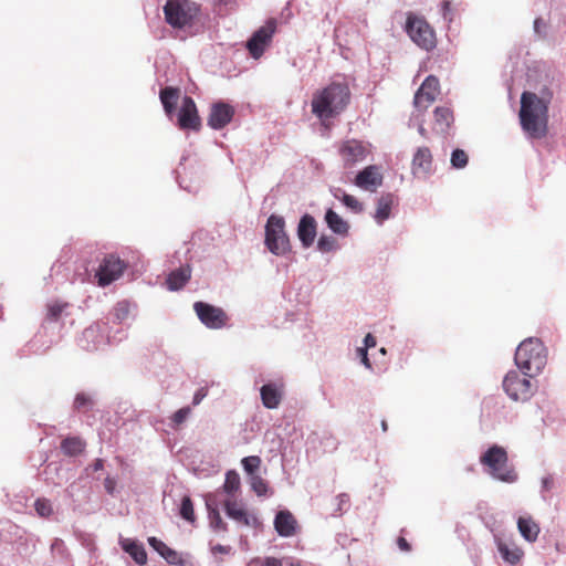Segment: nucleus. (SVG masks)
I'll return each mask as SVG.
<instances>
[{
	"label": "nucleus",
	"instance_id": "obj_23",
	"mask_svg": "<svg viewBox=\"0 0 566 566\" xmlns=\"http://www.w3.org/2000/svg\"><path fill=\"white\" fill-rule=\"evenodd\" d=\"M324 221L332 233L342 238L348 235L350 229L349 223L332 208L326 209Z\"/></svg>",
	"mask_w": 566,
	"mask_h": 566
},
{
	"label": "nucleus",
	"instance_id": "obj_49",
	"mask_svg": "<svg viewBox=\"0 0 566 566\" xmlns=\"http://www.w3.org/2000/svg\"><path fill=\"white\" fill-rule=\"evenodd\" d=\"M148 544L149 546L159 554L160 557L164 556V554L166 553V551L169 548V546H167L161 539L155 537V536H150L148 537Z\"/></svg>",
	"mask_w": 566,
	"mask_h": 566
},
{
	"label": "nucleus",
	"instance_id": "obj_35",
	"mask_svg": "<svg viewBox=\"0 0 566 566\" xmlns=\"http://www.w3.org/2000/svg\"><path fill=\"white\" fill-rule=\"evenodd\" d=\"M130 313V306L127 301L118 302L111 313V321L116 324H124Z\"/></svg>",
	"mask_w": 566,
	"mask_h": 566
},
{
	"label": "nucleus",
	"instance_id": "obj_3",
	"mask_svg": "<svg viewBox=\"0 0 566 566\" xmlns=\"http://www.w3.org/2000/svg\"><path fill=\"white\" fill-rule=\"evenodd\" d=\"M547 103L532 92H524L521 96V125L523 130L532 138H542L546 134Z\"/></svg>",
	"mask_w": 566,
	"mask_h": 566
},
{
	"label": "nucleus",
	"instance_id": "obj_1",
	"mask_svg": "<svg viewBox=\"0 0 566 566\" xmlns=\"http://www.w3.org/2000/svg\"><path fill=\"white\" fill-rule=\"evenodd\" d=\"M163 12L165 22L174 30L195 35L203 28L201 4L193 0H166Z\"/></svg>",
	"mask_w": 566,
	"mask_h": 566
},
{
	"label": "nucleus",
	"instance_id": "obj_38",
	"mask_svg": "<svg viewBox=\"0 0 566 566\" xmlns=\"http://www.w3.org/2000/svg\"><path fill=\"white\" fill-rule=\"evenodd\" d=\"M249 483H250L252 491L258 496L269 495V492H270L269 484L259 473L249 476Z\"/></svg>",
	"mask_w": 566,
	"mask_h": 566
},
{
	"label": "nucleus",
	"instance_id": "obj_13",
	"mask_svg": "<svg viewBox=\"0 0 566 566\" xmlns=\"http://www.w3.org/2000/svg\"><path fill=\"white\" fill-rule=\"evenodd\" d=\"M126 264L115 254L106 255L101 262L95 276L99 286H107L116 281L122 274Z\"/></svg>",
	"mask_w": 566,
	"mask_h": 566
},
{
	"label": "nucleus",
	"instance_id": "obj_51",
	"mask_svg": "<svg viewBox=\"0 0 566 566\" xmlns=\"http://www.w3.org/2000/svg\"><path fill=\"white\" fill-rule=\"evenodd\" d=\"M60 470H61V467L57 463H53V462L49 463L43 471V473L45 474V481L48 483L59 485L61 483V481L54 480L53 478L50 476V474L52 472L59 473Z\"/></svg>",
	"mask_w": 566,
	"mask_h": 566
},
{
	"label": "nucleus",
	"instance_id": "obj_34",
	"mask_svg": "<svg viewBox=\"0 0 566 566\" xmlns=\"http://www.w3.org/2000/svg\"><path fill=\"white\" fill-rule=\"evenodd\" d=\"M85 449L84 441L78 437H67L61 442V450L65 455L74 457Z\"/></svg>",
	"mask_w": 566,
	"mask_h": 566
},
{
	"label": "nucleus",
	"instance_id": "obj_42",
	"mask_svg": "<svg viewBox=\"0 0 566 566\" xmlns=\"http://www.w3.org/2000/svg\"><path fill=\"white\" fill-rule=\"evenodd\" d=\"M241 464L248 476H251L258 474V470L260 469L261 465V458L258 455L244 457L241 460Z\"/></svg>",
	"mask_w": 566,
	"mask_h": 566
},
{
	"label": "nucleus",
	"instance_id": "obj_8",
	"mask_svg": "<svg viewBox=\"0 0 566 566\" xmlns=\"http://www.w3.org/2000/svg\"><path fill=\"white\" fill-rule=\"evenodd\" d=\"M406 32L411 41L422 50L431 51L436 48L434 31L423 18L409 14L406 22Z\"/></svg>",
	"mask_w": 566,
	"mask_h": 566
},
{
	"label": "nucleus",
	"instance_id": "obj_32",
	"mask_svg": "<svg viewBox=\"0 0 566 566\" xmlns=\"http://www.w3.org/2000/svg\"><path fill=\"white\" fill-rule=\"evenodd\" d=\"M497 552L503 560L506 563L514 565L520 562L523 552L516 547L514 544H509L496 538Z\"/></svg>",
	"mask_w": 566,
	"mask_h": 566
},
{
	"label": "nucleus",
	"instance_id": "obj_4",
	"mask_svg": "<svg viewBox=\"0 0 566 566\" xmlns=\"http://www.w3.org/2000/svg\"><path fill=\"white\" fill-rule=\"evenodd\" d=\"M514 361L523 374L537 376L547 364L546 347L538 338H526L517 346Z\"/></svg>",
	"mask_w": 566,
	"mask_h": 566
},
{
	"label": "nucleus",
	"instance_id": "obj_60",
	"mask_svg": "<svg viewBox=\"0 0 566 566\" xmlns=\"http://www.w3.org/2000/svg\"><path fill=\"white\" fill-rule=\"evenodd\" d=\"M397 545L403 552L410 551V545L405 537H398Z\"/></svg>",
	"mask_w": 566,
	"mask_h": 566
},
{
	"label": "nucleus",
	"instance_id": "obj_55",
	"mask_svg": "<svg viewBox=\"0 0 566 566\" xmlns=\"http://www.w3.org/2000/svg\"><path fill=\"white\" fill-rule=\"evenodd\" d=\"M208 396V388L200 387L197 389L192 397V405L198 406Z\"/></svg>",
	"mask_w": 566,
	"mask_h": 566
},
{
	"label": "nucleus",
	"instance_id": "obj_47",
	"mask_svg": "<svg viewBox=\"0 0 566 566\" xmlns=\"http://www.w3.org/2000/svg\"><path fill=\"white\" fill-rule=\"evenodd\" d=\"M51 552L62 559H67L70 554L63 539L54 538L51 544Z\"/></svg>",
	"mask_w": 566,
	"mask_h": 566
},
{
	"label": "nucleus",
	"instance_id": "obj_39",
	"mask_svg": "<svg viewBox=\"0 0 566 566\" xmlns=\"http://www.w3.org/2000/svg\"><path fill=\"white\" fill-rule=\"evenodd\" d=\"M163 558L169 564L175 566H192V563L185 558L184 555L172 548H168Z\"/></svg>",
	"mask_w": 566,
	"mask_h": 566
},
{
	"label": "nucleus",
	"instance_id": "obj_63",
	"mask_svg": "<svg viewBox=\"0 0 566 566\" xmlns=\"http://www.w3.org/2000/svg\"><path fill=\"white\" fill-rule=\"evenodd\" d=\"M284 563V566H302L300 560H295L292 558L281 559Z\"/></svg>",
	"mask_w": 566,
	"mask_h": 566
},
{
	"label": "nucleus",
	"instance_id": "obj_41",
	"mask_svg": "<svg viewBox=\"0 0 566 566\" xmlns=\"http://www.w3.org/2000/svg\"><path fill=\"white\" fill-rule=\"evenodd\" d=\"M317 250L322 253L336 251L339 249V245L335 238L326 234H322L317 240Z\"/></svg>",
	"mask_w": 566,
	"mask_h": 566
},
{
	"label": "nucleus",
	"instance_id": "obj_17",
	"mask_svg": "<svg viewBox=\"0 0 566 566\" xmlns=\"http://www.w3.org/2000/svg\"><path fill=\"white\" fill-rule=\"evenodd\" d=\"M296 235L303 249H308L313 245L317 235V221L312 214L304 213L300 218Z\"/></svg>",
	"mask_w": 566,
	"mask_h": 566
},
{
	"label": "nucleus",
	"instance_id": "obj_11",
	"mask_svg": "<svg viewBox=\"0 0 566 566\" xmlns=\"http://www.w3.org/2000/svg\"><path fill=\"white\" fill-rule=\"evenodd\" d=\"M193 311L201 324L209 329H221L228 324L229 316L221 307L198 301L193 304Z\"/></svg>",
	"mask_w": 566,
	"mask_h": 566
},
{
	"label": "nucleus",
	"instance_id": "obj_43",
	"mask_svg": "<svg viewBox=\"0 0 566 566\" xmlns=\"http://www.w3.org/2000/svg\"><path fill=\"white\" fill-rule=\"evenodd\" d=\"M336 507L334 509L333 516H342L350 507V500L347 493H339L334 499Z\"/></svg>",
	"mask_w": 566,
	"mask_h": 566
},
{
	"label": "nucleus",
	"instance_id": "obj_5",
	"mask_svg": "<svg viewBox=\"0 0 566 566\" xmlns=\"http://www.w3.org/2000/svg\"><path fill=\"white\" fill-rule=\"evenodd\" d=\"M480 462L486 467V472L493 479L504 482L514 483L517 481V473L507 462V453L504 448L500 446L490 447L481 457Z\"/></svg>",
	"mask_w": 566,
	"mask_h": 566
},
{
	"label": "nucleus",
	"instance_id": "obj_62",
	"mask_svg": "<svg viewBox=\"0 0 566 566\" xmlns=\"http://www.w3.org/2000/svg\"><path fill=\"white\" fill-rule=\"evenodd\" d=\"M93 471H99L104 469V460L103 459H96L94 463L91 465Z\"/></svg>",
	"mask_w": 566,
	"mask_h": 566
},
{
	"label": "nucleus",
	"instance_id": "obj_37",
	"mask_svg": "<svg viewBox=\"0 0 566 566\" xmlns=\"http://www.w3.org/2000/svg\"><path fill=\"white\" fill-rule=\"evenodd\" d=\"M240 484L241 482L239 473L235 470H229L226 473L223 491L229 495H233L237 491H239Z\"/></svg>",
	"mask_w": 566,
	"mask_h": 566
},
{
	"label": "nucleus",
	"instance_id": "obj_44",
	"mask_svg": "<svg viewBox=\"0 0 566 566\" xmlns=\"http://www.w3.org/2000/svg\"><path fill=\"white\" fill-rule=\"evenodd\" d=\"M555 488V480L554 476L548 474L542 478L541 480V497L545 502H549L551 497L548 496V493Z\"/></svg>",
	"mask_w": 566,
	"mask_h": 566
},
{
	"label": "nucleus",
	"instance_id": "obj_6",
	"mask_svg": "<svg viewBox=\"0 0 566 566\" xmlns=\"http://www.w3.org/2000/svg\"><path fill=\"white\" fill-rule=\"evenodd\" d=\"M264 244L276 256H285L291 252L292 247L285 230V220L282 216L273 213L268 218Z\"/></svg>",
	"mask_w": 566,
	"mask_h": 566
},
{
	"label": "nucleus",
	"instance_id": "obj_29",
	"mask_svg": "<svg viewBox=\"0 0 566 566\" xmlns=\"http://www.w3.org/2000/svg\"><path fill=\"white\" fill-rule=\"evenodd\" d=\"M96 405V394L90 391H80L75 395L73 400V410L78 413H86Z\"/></svg>",
	"mask_w": 566,
	"mask_h": 566
},
{
	"label": "nucleus",
	"instance_id": "obj_20",
	"mask_svg": "<svg viewBox=\"0 0 566 566\" xmlns=\"http://www.w3.org/2000/svg\"><path fill=\"white\" fill-rule=\"evenodd\" d=\"M284 395V384L282 381H270L260 389V396L263 406L266 409H276Z\"/></svg>",
	"mask_w": 566,
	"mask_h": 566
},
{
	"label": "nucleus",
	"instance_id": "obj_21",
	"mask_svg": "<svg viewBox=\"0 0 566 566\" xmlns=\"http://www.w3.org/2000/svg\"><path fill=\"white\" fill-rule=\"evenodd\" d=\"M206 507L208 512L209 527L217 535H223L228 531V526L220 515L219 502L216 495L208 494L206 496Z\"/></svg>",
	"mask_w": 566,
	"mask_h": 566
},
{
	"label": "nucleus",
	"instance_id": "obj_12",
	"mask_svg": "<svg viewBox=\"0 0 566 566\" xmlns=\"http://www.w3.org/2000/svg\"><path fill=\"white\" fill-rule=\"evenodd\" d=\"M275 28V21L269 20L263 27L253 32L247 42V49L253 59L258 60L263 55L266 46L273 38Z\"/></svg>",
	"mask_w": 566,
	"mask_h": 566
},
{
	"label": "nucleus",
	"instance_id": "obj_57",
	"mask_svg": "<svg viewBox=\"0 0 566 566\" xmlns=\"http://www.w3.org/2000/svg\"><path fill=\"white\" fill-rule=\"evenodd\" d=\"M211 553L213 555H217V554H229L231 552V547L230 546H226V545H221V544H216L213 546H211L210 548Z\"/></svg>",
	"mask_w": 566,
	"mask_h": 566
},
{
	"label": "nucleus",
	"instance_id": "obj_50",
	"mask_svg": "<svg viewBox=\"0 0 566 566\" xmlns=\"http://www.w3.org/2000/svg\"><path fill=\"white\" fill-rule=\"evenodd\" d=\"M66 304L53 303L48 306V319L57 321Z\"/></svg>",
	"mask_w": 566,
	"mask_h": 566
},
{
	"label": "nucleus",
	"instance_id": "obj_58",
	"mask_svg": "<svg viewBox=\"0 0 566 566\" xmlns=\"http://www.w3.org/2000/svg\"><path fill=\"white\" fill-rule=\"evenodd\" d=\"M364 346L363 347H366V349L368 350V348H371V347H375L377 342H376V337L368 333L365 337H364Z\"/></svg>",
	"mask_w": 566,
	"mask_h": 566
},
{
	"label": "nucleus",
	"instance_id": "obj_9",
	"mask_svg": "<svg viewBox=\"0 0 566 566\" xmlns=\"http://www.w3.org/2000/svg\"><path fill=\"white\" fill-rule=\"evenodd\" d=\"M338 154L344 168L353 169L370 155V144L357 139H347L339 146Z\"/></svg>",
	"mask_w": 566,
	"mask_h": 566
},
{
	"label": "nucleus",
	"instance_id": "obj_48",
	"mask_svg": "<svg viewBox=\"0 0 566 566\" xmlns=\"http://www.w3.org/2000/svg\"><path fill=\"white\" fill-rule=\"evenodd\" d=\"M342 202L356 213L363 211V205L352 195L343 193Z\"/></svg>",
	"mask_w": 566,
	"mask_h": 566
},
{
	"label": "nucleus",
	"instance_id": "obj_28",
	"mask_svg": "<svg viewBox=\"0 0 566 566\" xmlns=\"http://www.w3.org/2000/svg\"><path fill=\"white\" fill-rule=\"evenodd\" d=\"M226 514L229 518L235 521L239 524L250 526L251 520H254L251 517L244 509L239 506L237 502L227 500L223 503Z\"/></svg>",
	"mask_w": 566,
	"mask_h": 566
},
{
	"label": "nucleus",
	"instance_id": "obj_36",
	"mask_svg": "<svg viewBox=\"0 0 566 566\" xmlns=\"http://www.w3.org/2000/svg\"><path fill=\"white\" fill-rule=\"evenodd\" d=\"M179 515L185 521L193 524L196 522V515L193 510V503L189 495H184L179 506Z\"/></svg>",
	"mask_w": 566,
	"mask_h": 566
},
{
	"label": "nucleus",
	"instance_id": "obj_56",
	"mask_svg": "<svg viewBox=\"0 0 566 566\" xmlns=\"http://www.w3.org/2000/svg\"><path fill=\"white\" fill-rule=\"evenodd\" d=\"M104 488L108 494L113 495L116 489V479L112 476H106L104 480Z\"/></svg>",
	"mask_w": 566,
	"mask_h": 566
},
{
	"label": "nucleus",
	"instance_id": "obj_7",
	"mask_svg": "<svg viewBox=\"0 0 566 566\" xmlns=\"http://www.w3.org/2000/svg\"><path fill=\"white\" fill-rule=\"evenodd\" d=\"M535 376L523 374L521 369L510 370L504 376L502 386L505 394L514 401L526 402L528 401L536 388L531 379Z\"/></svg>",
	"mask_w": 566,
	"mask_h": 566
},
{
	"label": "nucleus",
	"instance_id": "obj_31",
	"mask_svg": "<svg viewBox=\"0 0 566 566\" xmlns=\"http://www.w3.org/2000/svg\"><path fill=\"white\" fill-rule=\"evenodd\" d=\"M159 98L168 116L175 112L177 102L179 99V90L172 86H166L160 90Z\"/></svg>",
	"mask_w": 566,
	"mask_h": 566
},
{
	"label": "nucleus",
	"instance_id": "obj_10",
	"mask_svg": "<svg viewBox=\"0 0 566 566\" xmlns=\"http://www.w3.org/2000/svg\"><path fill=\"white\" fill-rule=\"evenodd\" d=\"M114 340H122V337L106 335V324L95 323L86 327L77 339L81 348L93 352Z\"/></svg>",
	"mask_w": 566,
	"mask_h": 566
},
{
	"label": "nucleus",
	"instance_id": "obj_14",
	"mask_svg": "<svg viewBox=\"0 0 566 566\" xmlns=\"http://www.w3.org/2000/svg\"><path fill=\"white\" fill-rule=\"evenodd\" d=\"M234 114L235 109L231 104L223 101L214 102L210 106L207 124L210 128L220 130L232 120Z\"/></svg>",
	"mask_w": 566,
	"mask_h": 566
},
{
	"label": "nucleus",
	"instance_id": "obj_18",
	"mask_svg": "<svg viewBox=\"0 0 566 566\" xmlns=\"http://www.w3.org/2000/svg\"><path fill=\"white\" fill-rule=\"evenodd\" d=\"M439 88V80L429 75L417 91L413 104L417 108H427L434 99Z\"/></svg>",
	"mask_w": 566,
	"mask_h": 566
},
{
	"label": "nucleus",
	"instance_id": "obj_61",
	"mask_svg": "<svg viewBox=\"0 0 566 566\" xmlns=\"http://www.w3.org/2000/svg\"><path fill=\"white\" fill-rule=\"evenodd\" d=\"M331 192L335 199H338L342 201L343 193H346L345 190L342 188H332Z\"/></svg>",
	"mask_w": 566,
	"mask_h": 566
},
{
	"label": "nucleus",
	"instance_id": "obj_53",
	"mask_svg": "<svg viewBox=\"0 0 566 566\" xmlns=\"http://www.w3.org/2000/svg\"><path fill=\"white\" fill-rule=\"evenodd\" d=\"M533 28H534V32H535L537 35H539V36H545L547 25H546L545 21H544L541 17H538V18H536V19L534 20V25H533Z\"/></svg>",
	"mask_w": 566,
	"mask_h": 566
},
{
	"label": "nucleus",
	"instance_id": "obj_64",
	"mask_svg": "<svg viewBox=\"0 0 566 566\" xmlns=\"http://www.w3.org/2000/svg\"><path fill=\"white\" fill-rule=\"evenodd\" d=\"M418 132H419V134H420L421 136H423V137H424V136H426V134H427V130H426V128L423 127V125H422V124H420V125H419V127H418Z\"/></svg>",
	"mask_w": 566,
	"mask_h": 566
},
{
	"label": "nucleus",
	"instance_id": "obj_52",
	"mask_svg": "<svg viewBox=\"0 0 566 566\" xmlns=\"http://www.w3.org/2000/svg\"><path fill=\"white\" fill-rule=\"evenodd\" d=\"M356 357L359 358L360 363L365 366V368L371 370L373 365L368 357V350L366 347H357L356 348Z\"/></svg>",
	"mask_w": 566,
	"mask_h": 566
},
{
	"label": "nucleus",
	"instance_id": "obj_45",
	"mask_svg": "<svg viewBox=\"0 0 566 566\" xmlns=\"http://www.w3.org/2000/svg\"><path fill=\"white\" fill-rule=\"evenodd\" d=\"M450 161L453 168L462 169L468 165V155L462 149H453Z\"/></svg>",
	"mask_w": 566,
	"mask_h": 566
},
{
	"label": "nucleus",
	"instance_id": "obj_33",
	"mask_svg": "<svg viewBox=\"0 0 566 566\" xmlns=\"http://www.w3.org/2000/svg\"><path fill=\"white\" fill-rule=\"evenodd\" d=\"M436 129L441 134H446L453 122V114L449 107L438 106L434 109Z\"/></svg>",
	"mask_w": 566,
	"mask_h": 566
},
{
	"label": "nucleus",
	"instance_id": "obj_26",
	"mask_svg": "<svg viewBox=\"0 0 566 566\" xmlns=\"http://www.w3.org/2000/svg\"><path fill=\"white\" fill-rule=\"evenodd\" d=\"M190 276H191V269L188 264L171 271L168 274L167 280H166L168 290L178 291V290L182 289L186 285V283L189 281Z\"/></svg>",
	"mask_w": 566,
	"mask_h": 566
},
{
	"label": "nucleus",
	"instance_id": "obj_25",
	"mask_svg": "<svg viewBox=\"0 0 566 566\" xmlns=\"http://www.w3.org/2000/svg\"><path fill=\"white\" fill-rule=\"evenodd\" d=\"M432 155L428 147H419L412 158L413 175L427 174L431 169Z\"/></svg>",
	"mask_w": 566,
	"mask_h": 566
},
{
	"label": "nucleus",
	"instance_id": "obj_19",
	"mask_svg": "<svg viewBox=\"0 0 566 566\" xmlns=\"http://www.w3.org/2000/svg\"><path fill=\"white\" fill-rule=\"evenodd\" d=\"M355 185L367 191H375L382 184V175L376 165L365 167L355 177Z\"/></svg>",
	"mask_w": 566,
	"mask_h": 566
},
{
	"label": "nucleus",
	"instance_id": "obj_40",
	"mask_svg": "<svg viewBox=\"0 0 566 566\" xmlns=\"http://www.w3.org/2000/svg\"><path fill=\"white\" fill-rule=\"evenodd\" d=\"M34 510L40 517L48 518L53 514L52 502L46 497H39L34 502Z\"/></svg>",
	"mask_w": 566,
	"mask_h": 566
},
{
	"label": "nucleus",
	"instance_id": "obj_27",
	"mask_svg": "<svg viewBox=\"0 0 566 566\" xmlns=\"http://www.w3.org/2000/svg\"><path fill=\"white\" fill-rule=\"evenodd\" d=\"M395 203V197L391 193L381 195L377 199V208L374 219L377 224L382 226L390 218L391 208Z\"/></svg>",
	"mask_w": 566,
	"mask_h": 566
},
{
	"label": "nucleus",
	"instance_id": "obj_2",
	"mask_svg": "<svg viewBox=\"0 0 566 566\" xmlns=\"http://www.w3.org/2000/svg\"><path fill=\"white\" fill-rule=\"evenodd\" d=\"M350 101V90L345 82H332L313 95L312 113L322 124L342 114Z\"/></svg>",
	"mask_w": 566,
	"mask_h": 566
},
{
	"label": "nucleus",
	"instance_id": "obj_30",
	"mask_svg": "<svg viewBox=\"0 0 566 566\" xmlns=\"http://www.w3.org/2000/svg\"><path fill=\"white\" fill-rule=\"evenodd\" d=\"M517 528L522 537L530 543L537 539L541 531L538 524L532 517H520Z\"/></svg>",
	"mask_w": 566,
	"mask_h": 566
},
{
	"label": "nucleus",
	"instance_id": "obj_22",
	"mask_svg": "<svg viewBox=\"0 0 566 566\" xmlns=\"http://www.w3.org/2000/svg\"><path fill=\"white\" fill-rule=\"evenodd\" d=\"M273 524L281 537H291L296 533L297 521L289 510L279 511L275 514Z\"/></svg>",
	"mask_w": 566,
	"mask_h": 566
},
{
	"label": "nucleus",
	"instance_id": "obj_16",
	"mask_svg": "<svg viewBox=\"0 0 566 566\" xmlns=\"http://www.w3.org/2000/svg\"><path fill=\"white\" fill-rule=\"evenodd\" d=\"M185 161H187V158L182 157L180 167L177 169V181L184 190L188 192H197L200 188L203 170L198 166L188 172Z\"/></svg>",
	"mask_w": 566,
	"mask_h": 566
},
{
	"label": "nucleus",
	"instance_id": "obj_24",
	"mask_svg": "<svg viewBox=\"0 0 566 566\" xmlns=\"http://www.w3.org/2000/svg\"><path fill=\"white\" fill-rule=\"evenodd\" d=\"M122 549L127 553L136 564L144 565L147 562V553L143 544L133 538H119Z\"/></svg>",
	"mask_w": 566,
	"mask_h": 566
},
{
	"label": "nucleus",
	"instance_id": "obj_54",
	"mask_svg": "<svg viewBox=\"0 0 566 566\" xmlns=\"http://www.w3.org/2000/svg\"><path fill=\"white\" fill-rule=\"evenodd\" d=\"M441 14L444 21L451 22L453 19V13L451 9L450 1H443L441 4Z\"/></svg>",
	"mask_w": 566,
	"mask_h": 566
},
{
	"label": "nucleus",
	"instance_id": "obj_15",
	"mask_svg": "<svg viewBox=\"0 0 566 566\" xmlns=\"http://www.w3.org/2000/svg\"><path fill=\"white\" fill-rule=\"evenodd\" d=\"M178 125L181 129L199 130L201 119L195 101L190 96H185L178 112Z\"/></svg>",
	"mask_w": 566,
	"mask_h": 566
},
{
	"label": "nucleus",
	"instance_id": "obj_59",
	"mask_svg": "<svg viewBox=\"0 0 566 566\" xmlns=\"http://www.w3.org/2000/svg\"><path fill=\"white\" fill-rule=\"evenodd\" d=\"M264 566H284V563L275 557H266L264 559Z\"/></svg>",
	"mask_w": 566,
	"mask_h": 566
},
{
	"label": "nucleus",
	"instance_id": "obj_46",
	"mask_svg": "<svg viewBox=\"0 0 566 566\" xmlns=\"http://www.w3.org/2000/svg\"><path fill=\"white\" fill-rule=\"evenodd\" d=\"M190 413H191L190 407H182V408L178 409L170 417L171 426L174 428L180 426L181 423H184L187 420V418L189 417Z\"/></svg>",
	"mask_w": 566,
	"mask_h": 566
}]
</instances>
